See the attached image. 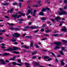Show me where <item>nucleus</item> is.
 Wrapping results in <instances>:
<instances>
[{
  "instance_id": "31",
  "label": "nucleus",
  "mask_w": 67,
  "mask_h": 67,
  "mask_svg": "<svg viewBox=\"0 0 67 67\" xmlns=\"http://www.w3.org/2000/svg\"><path fill=\"white\" fill-rule=\"evenodd\" d=\"M18 21H24V20L23 19H20L18 20Z\"/></svg>"
},
{
  "instance_id": "47",
  "label": "nucleus",
  "mask_w": 67,
  "mask_h": 67,
  "mask_svg": "<svg viewBox=\"0 0 67 67\" xmlns=\"http://www.w3.org/2000/svg\"><path fill=\"white\" fill-rule=\"evenodd\" d=\"M47 38H43L42 39H41V40L42 41H44V40H47Z\"/></svg>"
},
{
  "instance_id": "4",
  "label": "nucleus",
  "mask_w": 67,
  "mask_h": 67,
  "mask_svg": "<svg viewBox=\"0 0 67 67\" xmlns=\"http://www.w3.org/2000/svg\"><path fill=\"white\" fill-rule=\"evenodd\" d=\"M31 9V7L30 6H28L27 7V10H28V14H30V13L31 14H33V12L32 11V9H31V10H29L30 9Z\"/></svg>"
},
{
  "instance_id": "49",
  "label": "nucleus",
  "mask_w": 67,
  "mask_h": 67,
  "mask_svg": "<svg viewBox=\"0 0 67 67\" xmlns=\"http://www.w3.org/2000/svg\"><path fill=\"white\" fill-rule=\"evenodd\" d=\"M6 31V30H5L4 29L3 30V32L2 33H4Z\"/></svg>"
},
{
  "instance_id": "61",
  "label": "nucleus",
  "mask_w": 67,
  "mask_h": 67,
  "mask_svg": "<svg viewBox=\"0 0 67 67\" xmlns=\"http://www.w3.org/2000/svg\"><path fill=\"white\" fill-rule=\"evenodd\" d=\"M36 12V10H35L34 11V13H35Z\"/></svg>"
},
{
  "instance_id": "16",
  "label": "nucleus",
  "mask_w": 67,
  "mask_h": 67,
  "mask_svg": "<svg viewBox=\"0 0 67 67\" xmlns=\"http://www.w3.org/2000/svg\"><path fill=\"white\" fill-rule=\"evenodd\" d=\"M67 30L66 28L65 27H64L63 29L61 30L62 31H63L64 32H66Z\"/></svg>"
},
{
  "instance_id": "6",
  "label": "nucleus",
  "mask_w": 67,
  "mask_h": 67,
  "mask_svg": "<svg viewBox=\"0 0 67 67\" xmlns=\"http://www.w3.org/2000/svg\"><path fill=\"white\" fill-rule=\"evenodd\" d=\"M12 35L13 36H15L16 37H18L20 35V34L18 33H14V35Z\"/></svg>"
},
{
  "instance_id": "42",
  "label": "nucleus",
  "mask_w": 67,
  "mask_h": 67,
  "mask_svg": "<svg viewBox=\"0 0 67 67\" xmlns=\"http://www.w3.org/2000/svg\"><path fill=\"white\" fill-rule=\"evenodd\" d=\"M51 53L52 54V55L53 56H55V54H54V53L51 52Z\"/></svg>"
},
{
  "instance_id": "21",
  "label": "nucleus",
  "mask_w": 67,
  "mask_h": 67,
  "mask_svg": "<svg viewBox=\"0 0 67 67\" xmlns=\"http://www.w3.org/2000/svg\"><path fill=\"white\" fill-rule=\"evenodd\" d=\"M39 14L41 15H44V13H43V12H41L39 13Z\"/></svg>"
},
{
  "instance_id": "46",
  "label": "nucleus",
  "mask_w": 67,
  "mask_h": 67,
  "mask_svg": "<svg viewBox=\"0 0 67 67\" xmlns=\"http://www.w3.org/2000/svg\"><path fill=\"white\" fill-rule=\"evenodd\" d=\"M31 18V16H28L27 17V19H30V18Z\"/></svg>"
},
{
  "instance_id": "29",
  "label": "nucleus",
  "mask_w": 67,
  "mask_h": 67,
  "mask_svg": "<svg viewBox=\"0 0 67 67\" xmlns=\"http://www.w3.org/2000/svg\"><path fill=\"white\" fill-rule=\"evenodd\" d=\"M58 35V34H53L52 35V36H57Z\"/></svg>"
},
{
  "instance_id": "48",
  "label": "nucleus",
  "mask_w": 67,
  "mask_h": 67,
  "mask_svg": "<svg viewBox=\"0 0 67 67\" xmlns=\"http://www.w3.org/2000/svg\"><path fill=\"white\" fill-rule=\"evenodd\" d=\"M39 31V30H37L36 31H34V32L35 33H37V32H38Z\"/></svg>"
},
{
  "instance_id": "37",
  "label": "nucleus",
  "mask_w": 67,
  "mask_h": 67,
  "mask_svg": "<svg viewBox=\"0 0 67 67\" xmlns=\"http://www.w3.org/2000/svg\"><path fill=\"white\" fill-rule=\"evenodd\" d=\"M52 60V58H49L47 59V61H50V60Z\"/></svg>"
},
{
  "instance_id": "3",
  "label": "nucleus",
  "mask_w": 67,
  "mask_h": 67,
  "mask_svg": "<svg viewBox=\"0 0 67 67\" xmlns=\"http://www.w3.org/2000/svg\"><path fill=\"white\" fill-rule=\"evenodd\" d=\"M18 49L19 48H17L16 47H14L13 49L12 48L10 47L9 49H6V51L8 50V51H12L13 50L16 51V50H17V49Z\"/></svg>"
},
{
  "instance_id": "27",
  "label": "nucleus",
  "mask_w": 67,
  "mask_h": 67,
  "mask_svg": "<svg viewBox=\"0 0 67 67\" xmlns=\"http://www.w3.org/2000/svg\"><path fill=\"white\" fill-rule=\"evenodd\" d=\"M25 29H30V27L27 26H25L24 27Z\"/></svg>"
},
{
  "instance_id": "30",
  "label": "nucleus",
  "mask_w": 67,
  "mask_h": 67,
  "mask_svg": "<svg viewBox=\"0 0 67 67\" xmlns=\"http://www.w3.org/2000/svg\"><path fill=\"white\" fill-rule=\"evenodd\" d=\"M41 19L42 20H45L46 19L45 17H42L41 18Z\"/></svg>"
},
{
  "instance_id": "23",
  "label": "nucleus",
  "mask_w": 67,
  "mask_h": 67,
  "mask_svg": "<svg viewBox=\"0 0 67 67\" xmlns=\"http://www.w3.org/2000/svg\"><path fill=\"white\" fill-rule=\"evenodd\" d=\"M43 57L45 59H48L49 58V57L47 56H44Z\"/></svg>"
},
{
  "instance_id": "17",
  "label": "nucleus",
  "mask_w": 67,
  "mask_h": 67,
  "mask_svg": "<svg viewBox=\"0 0 67 67\" xmlns=\"http://www.w3.org/2000/svg\"><path fill=\"white\" fill-rule=\"evenodd\" d=\"M52 31L51 30H46L45 32L46 33H49V32H51Z\"/></svg>"
},
{
  "instance_id": "26",
  "label": "nucleus",
  "mask_w": 67,
  "mask_h": 67,
  "mask_svg": "<svg viewBox=\"0 0 67 67\" xmlns=\"http://www.w3.org/2000/svg\"><path fill=\"white\" fill-rule=\"evenodd\" d=\"M21 62V60H20V59H18V62L19 63L21 64H22V63Z\"/></svg>"
},
{
  "instance_id": "63",
  "label": "nucleus",
  "mask_w": 67,
  "mask_h": 67,
  "mask_svg": "<svg viewBox=\"0 0 67 67\" xmlns=\"http://www.w3.org/2000/svg\"><path fill=\"white\" fill-rule=\"evenodd\" d=\"M23 30L24 31H27V29H23Z\"/></svg>"
},
{
  "instance_id": "34",
  "label": "nucleus",
  "mask_w": 67,
  "mask_h": 67,
  "mask_svg": "<svg viewBox=\"0 0 67 67\" xmlns=\"http://www.w3.org/2000/svg\"><path fill=\"white\" fill-rule=\"evenodd\" d=\"M45 25L43 24L41 27V28H43V27H45Z\"/></svg>"
},
{
  "instance_id": "39",
  "label": "nucleus",
  "mask_w": 67,
  "mask_h": 67,
  "mask_svg": "<svg viewBox=\"0 0 67 67\" xmlns=\"http://www.w3.org/2000/svg\"><path fill=\"white\" fill-rule=\"evenodd\" d=\"M32 7H38V5H33Z\"/></svg>"
},
{
  "instance_id": "12",
  "label": "nucleus",
  "mask_w": 67,
  "mask_h": 67,
  "mask_svg": "<svg viewBox=\"0 0 67 67\" xmlns=\"http://www.w3.org/2000/svg\"><path fill=\"white\" fill-rule=\"evenodd\" d=\"M13 11V8H12L10 10L8 11V13H9H9H12V11Z\"/></svg>"
},
{
  "instance_id": "24",
  "label": "nucleus",
  "mask_w": 67,
  "mask_h": 67,
  "mask_svg": "<svg viewBox=\"0 0 67 67\" xmlns=\"http://www.w3.org/2000/svg\"><path fill=\"white\" fill-rule=\"evenodd\" d=\"M62 41L63 42V43H67V41H66L64 40H62Z\"/></svg>"
},
{
  "instance_id": "50",
  "label": "nucleus",
  "mask_w": 67,
  "mask_h": 67,
  "mask_svg": "<svg viewBox=\"0 0 67 67\" xmlns=\"http://www.w3.org/2000/svg\"><path fill=\"white\" fill-rule=\"evenodd\" d=\"M41 32H43L44 31V29H42L41 30Z\"/></svg>"
},
{
  "instance_id": "45",
  "label": "nucleus",
  "mask_w": 67,
  "mask_h": 67,
  "mask_svg": "<svg viewBox=\"0 0 67 67\" xmlns=\"http://www.w3.org/2000/svg\"><path fill=\"white\" fill-rule=\"evenodd\" d=\"M60 23H65V21H61Z\"/></svg>"
},
{
  "instance_id": "1",
  "label": "nucleus",
  "mask_w": 67,
  "mask_h": 67,
  "mask_svg": "<svg viewBox=\"0 0 67 67\" xmlns=\"http://www.w3.org/2000/svg\"><path fill=\"white\" fill-rule=\"evenodd\" d=\"M60 11H61V12H59L58 13L59 15H64V14L65 15H66V14H67V12L64 11L63 8H60Z\"/></svg>"
},
{
  "instance_id": "9",
  "label": "nucleus",
  "mask_w": 67,
  "mask_h": 67,
  "mask_svg": "<svg viewBox=\"0 0 67 67\" xmlns=\"http://www.w3.org/2000/svg\"><path fill=\"white\" fill-rule=\"evenodd\" d=\"M34 64H35L36 66L38 65L39 67H44V66H40V64L38 63H37V62H35L34 63Z\"/></svg>"
},
{
  "instance_id": "11",
  "label": "nucleus",
  "mask_w": 67,
  "mask_h": 67,
  "mask_svg": "<svg viewBox=\"0 0 67 67\" xmlns=\"http://www.w3.org/2000/svg\"><path fill=\"white\" fill-rule=\"evenodd\" d=\"M16 41V39H14V38H13L12 40H10V41H11L12 42H15Z\"/></svg>"
},
{
  "instance_id": "15",
  "label": "nucleus",
  "mask_w": 67,
  "mask_h": 67,
  "mask_svg": "<svg viewBox=\"0 0 67 67\" xmlns=\"http://www.w3.org/2000/svg\"><path fill=\"white\" fill-rule=\"evenodd\" d=\"M30 47H32L33 46V42H31L30 44Z\"/></svg>"
},
{
  "instance_id": "58",
  "label": "nucleus",
  "mask_w": 67,
  "mask_h": 67,
  "mask_svg": "<svg viewBox=\"0 0 67 67\" xmlns=\"http://www.w3.org/2000/svg\"><path fill=\"white\" fill-rule=\"evenodd\" d=\"M17 3H15L13 4V5H17Z\"/></svg>"
},
{
  "instance_id": "33",
  "label": "nucleus",
  "mask_w": 67,
  "mask_h": 67,
  "mask_svg": "<svg viewBox=\"0 0 67 67\" xmlns=\"http://www.w3.org/2000/svg\"><path fill=\"white\" fill-rule=\"evenodd\" d=\"M36 54V51H35L33 52L32 53V55H35V54Z\"/></svg>"
},
{
  "instance_id": "36",
  "label": "nucleus",
  "mask_w": 67,
  "mask_h": 67,
  "mask_svg": "<svg viewBox=\"0 0 67 67\" xmlns=\"http://www.w3.org/2000/svg\"><path fill=\"white\" fill-rule=\"evenodd\" d=\"M14 29L15 30V31H18L19 30V28H14Z\"/></svg>"
},
{
  "instance_id": "54",
  "label": "nucleus",
  "mask_w": 67,
  "mask_h": 67,
  "mask_svg": "<svg viewBox=\"0 0 67 67\" xmlns=\"http://www.w3.org/2000/svg\"><path fill=\"white\" fill-rule=\"evenodd\" d=\"M26 34H23L22 35L23 36H25V35H26Z\"/></svg>"
},
{
  "instance_id": "22",
  "label": "nucleus",
  "mask_w": 67,
  "mask_h": 67,
  "mask_svg": "<svg viewBox=\"0 0 67 67\" xmlns=\"http://www.w3.org/2000/svg\"><path fill=\"white\" fill-rule=\"evenodd\" d=\"M7 24H8V25H10V26H13V25H14V24H10L9 23H7Z\"/></svg>"
},
{
  "instance_id": "51",
  "label": "nucleus",
  "mask_w": 67,
  "mask_h": 67,
  "mask_svg": "<svg viewBox=\"0 0 67 67\" xmlns=\"http://www.w3.org/2000/svg\"><path fill=\"white\" fill-rule=\"evenodd\" d=\"M18 13L20 14H21V15H22V13L20 12H18Z\"/></svg>"
},
{
  "instance_id": "41",
  "label": "nucleus",
  "mask_w": 67,
  "mask_h": 67,
  "mask_svg": "<svg viewBox=\"0 0 67 67\" xmlns=\"http://www.w3.org/2000/svg\"><path fill=\"white\" fill-rule=\"evenodd\" d=\"M46 10H50V9L49 8H48V7H46Z\"/></svg>"
},
{
  "instance_id": "20",
  "label": "nucleus",
  "mask_w": 67,
  "mask_h": 67,
  "mask_svg": "<svg viewBox=\"0 0 67 67\" xmlns=\"http://www.w3.org/2000/svg\"><path fill=\"white\" fill-rule=\"evenodd\" d=\"M59 53L61 54V55H64V54L63 53V51L61 50L59 52Z\"/></svg>"
},
{
  "instance_id": "57",
  "label": "nucleus",
  "mask_w": 67,
  "mask_h": 67,
  "mask_svg": "<svg viewBox=\"0 0 67 67\" xmlns=\"http://www.w3.org/2000/svg\"><path fill=\"white\" fill-rule=\"evenodd\" d=\"M51 20L52 21V22H53L54 23V22H55V21H54V19H51Z\"/></svg>"
},
{
  "instance_id": "18",
  "label": "nucleus",
  "mask_w": 67,
  "mask_h": 67,
  "mask_svg": "<svg viewBox=\"0 0 67 67\" xmlns=\"http://www.w3.org/2000/svg\"><path fill=\"white\" fill-rule=\"evenodd\" d=\"M23 47H24L25 48H26V49H29V47H27V46L25 45L24 46H23Z\"/></svg>"
},
{
  "instance_id": "44",
  "label": "nucleus",
  "mask_w": 67,
  "mask_h": 67,
  "mask_svg": "<svg viewBox=\"0 0 67 67\" xmlns=\"http://www.w3.org/2000/svg\"><path fill=\"white\" fill-rule=\"evenodd\" d=\"M64 3H67V0H65L64 1Z\"/></svg>"
},
{
  "instance_id": "38",
  "label": "nucleus",
  "mask_w": 67,
  "mask_h": 67,
  "mask_svg": "<svg viewBox=\"0 0 67 67\" xmlns=\"http://www.w3.org/2000/svg\"><path fill=\"white\" fill-rule=\"evenodd\" d=\"M61 65H62V66H64V65H65V63L64 62H61Z\"/></svg>"
},
{
  "instance_id": "64",
  "label": "nucleus",
  "mask_w": 67,
  "mask_h": 67,
  "mask_svg": "<svg viewBox=\"0 0 67 67\" xmlns=\"http://www.w3.org/2000/svg\"><path fill=\"white\" fill-rule=\"evenodd\" d=\"M18 43L17 42H15L14 43V44H18Z\"/></svg>"
},
{
  "instance_id": "25",
  "label": "nucleus",
  "mask_w": 67,
  "mask_h": 67,
  "mask_svg": "<svg viewBox=\"0 0 67 67\" xmlns=\"http://www.w3.org/2000/svg\"><path fill=\"white\" fill-rule=\"evenodd\" d=\"M13 53H14V54H19V52H18L14 51L13 52Z\"/></svg>"
},
{
  "instance_id": "43",
  "label": "nucleus",
  "mask_w": 67,
  "mask_h": 67,
  "mask_svg": "<svg viewBox=\"0 0 67 67\" xmlns=\"http://www.w3.org/2000/svg\"><path fill=\"white\" fill-rule=\"evenodd\" d=\"M35 46H36V47H37V48H38L39 47H38V46H37V45L36 44H35Z\"/></svg>"
},
{
  "instance_id": "59",
  "label": "nucleus",
  "mask_w": 67,
  "mask_h": 67,
  "mask_svg": "<svg viewBox=\"0 0 67 67\" xmlns=\"http://www.w3.org/2000/svg\"><path fill=\"white\" fill-rule=\"evenodd\" d=\"M64 9H67V6H64Z\"/></svg>"
},
{
  "instance_id": "19",
  "label": "nucleus",
  "mask_w": 67,
  "mask_h": 67,
  "mask_svg": "<svg viewBox=\"0 0 67 67\" xmlns=\"http://www.w3.org/2000/svg\"><path fill=\"white\" fill-rule=\"evenodd\" d=\"M8 55H9V54L7 53H5L3 55V56H7Z\"/></svg>"
},
{
  "instance_id": "5",
  "label": "nucleus",
  "mask_w": 67,
  "mask_h": 67,
  "mask_svg": "<svg viewBox=\"0 0 67 67\" xmlns=\"http://www.w3.org/2000/svg\"><path fill=\"white\" fill-rule=\"evenodd\" d=\"M21 16L20 15H14L12 16V18L13 17L15 19H19L20 18V17H21Z\"/></svg>"
},
{
  "instance_id": "52",
  "label": "nucleus",
  "mask_w": 67,
  "mask_h": 67,
  "mask_svg": "<svg viewBox=\"0 0 67 67\" xmlns=\"http://www.w3.org/2000/svg\"><path fill=\"white\" fill-rule=\"evenodd\" d=\"M35 58H36V56H34L32 57V59H35Z\"/></svg>"
},
{
  "instance_id": "2",
  "label": "nucleus",
  "mask_w": 67,
  "mask_h": 67,
  "mask_svg": "<svg viewBox=\"0 0 67 67\" xmlns=\"http://www.w3.org/2000/svg\"><path fill=\"white\" fill-rule=\"evenodd\" d=\"M54 43L56 45L55 46L54 49L60 48V44H61V42H54Z\"/></svg>"
},
{
  "instance_id": "7",
  "label": "nucleus",
  "mask_w": 67,
  "mask_h": 67,
  "mask_svg": "<svg viewBox=\"0 0 67 67\" xmlns=\"http://www.w3.org/2000/svg\"><path fill=\"white\" fill-rule=\"evenodd\" d=\"M12 64H13V65H17L18 66H20L22 65L21 64H19L15 62H13L12 63Z\"/></svg>"
},
{
  "instance_id": "62",
  "label": "nucleus",
  "mask_w": 67,
  "mask_h": 67,
  "mask_svg": "<svg viewBox=\"0 0 67 67\" xmlns=\"http://www.w3.org/2000/svg\"><path fill=\"white\" fill-rule=\"evenodd\" d=\"M10 30H14V28L13 27H10Z\"/></svg>"
},
{
  "instance_id": "60",
  "label": "nucleus",
  "mask_w": 67,
  "mask_h": 67,
  "mask_svg": "<svg viewBox=\"0 0 67 67\" xmlns=\"http://www.w3.org/2000/svg\"><path fill=\"white\" fill-rule=\"evenodd\" d=\"M2 46H5V44L4 43H2L1 44Z\"/></svg>"
},
{
  "instance_id": "14",
  "label": "nucleus",
  "mask_w": 67,
  "mask_h": 67,
  "mask_svg": "<svg viewBox=\"0 0 67 67\" xmlns=\"http://www.w3.org/2000/svg\"><path fill=\"white\" fill-rule=\"evenodd\" d=\"M2 4L3 5H8L9 4L8 3H2Z\"/></svg>"
},
{
  "instance_id": "13",
  "label": "nucleus",
  "mask_w": 67,
  "mask_h": 67,
  "mask_svg": "<svg viewBox=\"0 0 67 67\" xmlns=\"http://www.w3.org/2000/svg\"><path fill=\"white\" fill-rule=\"evenodd\" d=\"M0 61L1 62V64H5V63L4 62V60L2 59L0 60Z\"/></svg>"
},
{
  "instance_id": "53",
  "label": "nucleus",
  "mask_w": 67,
  "mask_h": 67,
  "mask_svg": "<svg viewBox=\"0 0 67 67\" xmlns=\"http://www.w3.org/2000/svg\"><path fill=\"white\" fill-rule=\"evenodd\" d=\"M55 60L57 62V63H58V59H57V58H55Z\"/></svg>"
},
{
  "instance_id": "10",
  "label": "nucleus",
  "mask_w": 67,
  "mask_h": 67,
  "mask_svg": "<svg viewBox=\"0 0 67 67\" xmlns=\"http://www.w3.org/2000/svg\"><path fill=\"white\" fill-rule=\"evenodd\" d=\"M55 20H56V21H58V22L59 21V20H59V19H63V18H60V17H57L55 18Z\"/></svg>"
},
{
  "instance_id": "56",
  "label": "nucleus",
  "mask_w": 67,
  "mask_h": 67,
  "mask_svg": "<svg viewBox=\"0 0 67 67\" xmlns=\"http://www.w3.org/2000/svg\"><path fill=\"white\" fill-rule=\"evenodd\" d=\"M25 65H30V64L28 63H25Z\"/></svg>"
},
{
  "instance_id": "40",
  "label": "nucleus",
  "mask_w": 67,
  "mask_h": 67,
  "mask_svg": "<svg viewBox=\"0 0 67 67\" xmlns=\"http://www.w3.org/2000/svg\"><path fill=\"white\" fill-rule=\"evenodd\" d=\"M21 5H22V4L21 3H19V6L21 8Z\"/></svg>"
},
{
  "instance_id": "28",
  "label": "nucleus",
  "mask_w": 67,
  "mask_h": 67,
  "mask_svg": "<svg viewBox=\"0 0 67 67\" xmlns=\"http://www.w3.org/2000/svg\"><path fill=\"white\" fill-rule=\"evenodd\" d=\"M46 9L45 8H43L41 10V11H43V12H44V11H46Z\"/></svg>"
},
{
  "instance_id": "35",
  "label": "nucleus",
  "mask_w": 67,
  "mask_h": 67,
  "mask_svg": "<svg viewBox=\"0 0 67 67\" xmlns=\"http://www.w3.org/2000/svg\"><path fill=\"white\" fill-rule=\"evenodd\" d=\"M10 60H14V59L13 58H11L9 59Z\"/></svg>"
},
{
  "instance_id": "8",
  "label": "nucleus",
  "mask_w": 67,
  "mask_h": 67,
  "mask_svg": "<svg viewBox=\"0 0 67 67\" xmlns=\"http://www.w3.org/2000/svg\"><path fill=\"white\" fill-rule=\"evenodd\" d=\"M30 28H31V29H38L39 27L37 26H31Z\"/></svg>"
},
{
  "instance_id": "32",
  "label": "nucleus",
  "mask_w": 67,
  "mask_h": 67,
  "mask_svg": "<svg viewBox=\"0 0 67 67\" xmlns=\"http://www.w3.org/2000/svg\"><path fill=\"white\" fill-rule=\"evenodd\" d=\"M31 2H31L30 1H27V3H28V4L29 5V4H30V3H31Z\"/></svg>"
},
{
  "instance_id": "55",
  "label": "nucleus",
  "mask_w": 67,
  "mask_h": 67,
  "mask_svg": "<svg viewBox=\"0 0 67 67\" xmlns=\"http://www.w3.org/2000/svg\"><path fill=\"white\" fill-rule=\"evenodd\" d=\"M4 17L5 18H7V19H8V18H9V17L8 16H4Z\"/></svg>"
}]
</instances>
